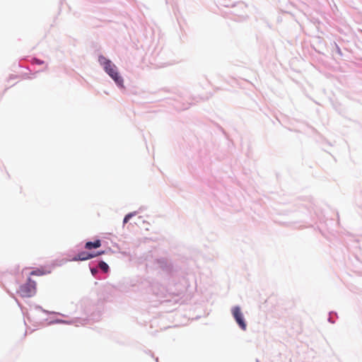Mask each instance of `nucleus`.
I'll return each mask as SVG.
<instances>
[{
	"label": "nucleus",
	"instance_id": "1",
	"mask_svg": "<svg viewBox=\"0 0 362 362\" xmlns=\"http://www.w3.org/2000/svg\"><path fill=\"white\" fill-rule=\"evenodd\" d=\"M98 61L101 65L103 66L105 71L108 75L119 86L123 83L122 78L119 75L117 68L110 60L105 58L104 56L100 55L98 57Z\"/></svg>",
	"mask_w": 362,
	"mask_h": 362
},
{
	"label": "nucleus",
	"instance_id": "3",
	"mask_svg": "<svg viewBox=\"0 0 362 362\" xmlns=\"http://www.w3.org/2000/svg\"><path fill=\"white\" fill-rule=\"evenodd\" d=\"M232 313L233 317L235 318L236 322L238 324L239 327L245 330L247 328V325L244 320L243 314L241 312L240 307L235 306L232 309Z\"/></svg>",
	"mask_w": 362,
	"mask_h": 362
},
{
	"label": "nucleus",
	"instance_id": "4",
	"mask_svg": "<svg viewBox=\"0 0 362 362\" xmlns=\"http://www.w3.org/2000/svg\"><path fill=\"white\" fill-rule=\"evenodd\" d=\"M96 255H93L90 252H81L73 258L74 261H84L95 257Z\"/></svg>",
	"mask_w": 362,
	"mask_h": 362
},
{
	"label": "nucleus",
	"instance_id": "8",
	"mask_svg": "<svg viewBox=\"0 0 362 362\" xmlns=\"http://www.w3.org/2000/svg\"><path fill=\"white\" fill-rule=\"evenodd\" d=\"M136 215V212H132V213H129L127 215L125 216L124 220H123V223L125 224L127 223L129 220L134 216Z\"/></svg>",
	"mask_w": 362,
	"mask_h": 362
},
{
	"label": "nucleus",
	"instance_id": "6",
	"mask_svg": "<svg viewBox=\"0 0 362 362\" xmlns=\"http://www.w3.org/2000/svg\"><path fill=\"white\" fill-rule=\"evenodd\" d=\"M99 268L104 272L107 273L109 270V266L103 261H100L98 264Z\"/></svg>",
	"mask_w": 362,
	"mask_h": 362
},
{
	"label": "nucleus",
	"instance_id": "7",
	"mask_svg": "<svg viewBox=\"0 0 362 362\" xmlns=\"http://www.w3.org/2000/svg\"><path fill=\"white\" fill-rule=\"evenodd\" d=\"M45 274V273L42 269H36V270H33L30 272V275H32V276H41Z\"/></svg>",
	"mask_w": 362,
	"mask_h": 362
},
{
	"label": "nucleus",
	"instance_id": "10",
	"mask_svg": "<svg viewBox=\"0 0 362 362\" xmlns=\"http://www.w3.org/2000/svg\"><path fill=\"white\" fill-rule=\"evenodd\" d=\"M96 272H97V269H95V268L91 269V273H92L93 274H95Z\"/></svg>",
	"mask_w": 362,
	"mask_h": 362
},
{
	"label": "nucleus",
	"instance_id": "2",
	"mask_svg": "<svg viewBox=\"0 0 362 362\" xmlns=\"http://www.w3.org/2000/svg\"><path fill=\"white\" fill-rule=\"evenodd\" d=\"M35 289L36 283L29 279L26 284L20 287L18 292L22 297H31L35 294Z\"/></svg>",
	"mask_w": 362,
	"mask_h": 362
},
{
	"label": "nucleus",
	"instance_id": "9",
	"mask_svg": "<svg viewBox=\"0 0 362 362\" xmlns=\"http://www.w3.org/2000/svg\"><path fill=\"white\" fill-rule=\"evenodd\" d=\"M92 254H93V255H96V257H97V256H99V255H100L104 254V251L98 252H97V253H92Z\"/></svg>",
	"mask_w": 362,
	"mask_h": 362
},
{
	"label": "nucleus",
	"instance_id": "5",
	"mask_svg": "<svg viewBox=\"0 0 362 362\" xmlns=\"http://www.w3.org/2000/svg\"><path fill=\"white\" fill-rule=\"evenodd\" d=\"M101 245V242L100 240H96L94 242H87L85 245V248L87 250H91L93 248L100 247Z\"/></svg>",
	"mask_w": 362,
	"mask_h": 362
}]
</instances>
